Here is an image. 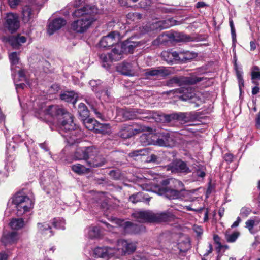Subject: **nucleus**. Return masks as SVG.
<instances>
[{
	"label": "nucleus",
	"mask_w": 260,
	"mask_h": 260,
	"mask_svg": "<svg viewBox=\"0 0 260 260\" xmlns=\"http://www.w3.org/2000/svg\"><path fill=\"white\" fill-rule=\"evenodd\" d=\"M44 114L53 119H56L60 130L68 133L64 136L67 143L73 145L78 142L81 135V129L74 123V116L62 106L50 105L44 110Z\"/></svg>",
	"instance_id": "obj_1"
},
{
	"label": "nucleus",
	"mask_w": 260,
	"mask_h": 260,
	"mask_svg": "<svg viewBox=\"0 0 260 260\" xmlns=\"http://www.w3.org/2000/svg\"><path fill=\"white\" fill-rule=\"evenodd\" d=\"M162 186H156L154 191L157 194L164 196L169 200L181 198L185 190L184 184L180 180L174 178L163 180L160 182Z\"/></svg>",
	"instance_id": "obj_2"
},
{
	"label": "nucleus",
	"mask_w": 260,
	"mask_h": 260,
	"mask_svg": "<svg viewBox=\"0 0 260 260\" xmlns=\"http://www.w3.org/2000/svg\"><path fill=\"white\" fill-rule=\"evenodd\" d=\"M12 199V203L17 209L18 216H21L29 211L33 207L32 200L22 191L17 192Z\"/></svg>",
	"instance_id": "obj_3"
},
{
	"label": "nucleus",
	"mask_w": 260,
	"mask_h": 260,
	"mask_svg": "<svg viewBox=\"0 0 260 260\" xmlns=\"http://www.w3.org/2000/svg\"><path fill=\"white\" fill-rule=\"evenodd\" d=\"M137 218L149 223H161L172 220L174 215L169 212L154 213L150 211H141L138 213Z\"/></svg>",
	"instance_id": "obj_4"
},
{
	"label": "nucleus",
	"mask_w": 260,
	"mask_h": 260,
	"mask_svg": "<svg viewBox=\"0 0 260 260\" xmlns=\"http://www.w3.org/2000/svg\"><path fill=\"white\" fill-rule=\"evenodd\" d=\"M42 6L37 3L25 5L22 8V20L24 23L31 24L38 17Z\"/></svg>",
	"instance_id": "obj_5"
},
{
	"label": "nucleus",
	"mask_w": 260,
	"mask_h": 260,
	"mask_svg": "<svg viewBox=\"0 0 260 260\" xmlns=\"http://www.w3.org/2000/svg\"><path fill=\"white\" fill-rule=\"evenodd\" d=\"M169 40L180 42H189L192 40L191 37L189 35H185L182 32L173 31L164 32L162 35L159 36L154 42L155 43L156 42H157L158 44H162L167 42Z\"/></svg>",
	"instance_id": "obj_6"
},
{
	"label": "nucleus",
	"mask_w": 260,
	"mask_h": 260,
	"mask_svg": "<svg viewBox=\"0 0 260 260\" xmlns=\"http://www.w3.org/2000/svg\"><path fill=\"white\" fill-rule=\"evenodd\" d=\"M94 21L93 17L87 16L85 18L73 21L71 25V28L77 33L82 34L87 31Z\"/></svg>",
	"instance_id": "obj_7"
},
{
	"label": "nucleus",
	"mask_w": 260,
	"mask_h": 260,
	"mask_svg": "<svg viewBox=\"0 0 260 260\" xmlns=\"http://www.w3.org/2000/svg\"><path fill=\"white\" fill-rule=\"evenodd\" d=\"M145 127L136 124H123L118 133L119 136L124 139L132 137L145 131Z\"/></svg>",
	"instance_id": "obj_8"
},
{
	"label": "nucleus",
	"mask_w": 260,
	"mask_h": 260,
	"mask_svg": "<svg viewBox=\"0 0 260 260\" xmlns=\"http://www.w3.org/2000/svg\"><path fill=\"white\" fill-rule=\"evenodd\" d=\"M206 79L204 77H189L185 78H180L177 76H174L166 82V85L169 87H172L173 85L176 84L181 85L182 83L186 84L194 85Z\"/></svg>",
	"instance_id": "obj_9"
},
{
	"label": "nucleus",
	"mask_w": 260,
	"mask_h": 260,
	"mask_svg": "<svg viewBox=\"0 0 260 260\" xmlns=\"http://www.w3.org/2000/svg\"><path fill=\"white\" fill-rule=\"evenodd\" d=\"M145 76L147 79L155 77L156 78H165L170 74V71L164 67H158L156 68H149L145 70Z\"/></svg>",
	"instance_id": "obj_10"
},
{
	"label": "nucleus",
	"mask_w": 260,
	"mask_h": 260,
	"mask_svg": "<svg viewBox=\"0 0 260 260\" xmlns=\"http://www.w3.org/2000/svg\"><path fill=\"white\" fill-rule=\"evenodd\" d=\"M4 26L11 34L15 32L20 27L18 16L13 13L8 14L6 17Z\"/></svg>",
	"instance_id": "obj_11"
},
{
	"label": "nucleus",
	"mask_w": 260,
	"mask_h": 260,
	"mask_svg": "<svg viewBox=\"0 0 260 260\" xmlns=\"http://www.w3.org/2000/svg\"><path fill=\"white\" fill-rule=\"evenodd\" d=\"M95 152V148L93 146L78 148L74 153L76 160H85L87 162L90 156H93Z\"/></svg>",
	"instance_id": "obj_12"
},
{
	"label": "nucleus",
	"mask_w": 260,
	"mask_h": 260,
	"mask_svg": "<svg viewBox=\"0 0 260 260\" xmlns=\"http://www.w3.org/2000/svg\"><path fill=\"white\" fill-rule=\"evenodd\" d=\"M97 12V9L94 6H90L88 5H84L80 8H77L72 13L74 17H80L85 18L86 16H92Z\"/></svg>",
	"instance_id": "obj_13"
},
{
	"label": "nucleus",
	"mask_w": 260,
	"mask_h": 260,
	"mask_svg": "<svg viewBox=\"0 0 260 260\" xmlns=\"http://www.w3.org/2000/svg\"><path fill=\"white\" fill-rule=\"evenodd\" d=\"M115 248L109 247H97L94 250V257L109 259L114 256L115 253Z\"/></svg>",
	"instance_id": "obj_14"
},
{
	"label": "nucleus",
	"mask_w": 260,
	"mask_h": 260,
	"mask_svg": "<svg viewBox=\"0 0 260 260\" xmlns=\"http://www.w3.org/2000/svg\"><path fill=\"white\" fill-rule=\"evenodd\" d=\"M172 172L183 173L188 174L191 172V170L187 166L186 163L181 159H176L170 165Z\"/></svg>",
	"instance_id": "obj_15"
},
{
	"label": "nucleus",
	"mask_w": 260,
	"mask_h": 260,
	"mask_svg": "<svg viewBox=\"0 0 260 260\" xmlns=\"http://www.w3.org/2000/svg\"><path fill=\"white\" fill-rule=\"evenodd\" d=\"M116 44L115 34L114 31H112L108 35L102 37L99 45L100 48L108 49Z\"/></svg>",
	"instance_id": "obj_16"
},
{
	"label": "nucleus",
	"mask_w": 260,
	"mask_h": 260,
	"mask_svg": "<svg viewBox=\"0 0 260 260\" xmlns=\"http://www.w3.org/2000/svg\"><path fill=\"white\" fill-rule=\"evenodd\" d=\"M67 23L66 20L61 18L53 19L48 25L47 32L49 35H53L55 31L60 29Z\"/></svg>",
	"instance_id": "obj_17"
},
{
	"label": "nucleus",
	"mask_w": 260,
	"mask_h": 260,
	"mask_svg": "<svg viewBox=\"0 0 260 260\" xmlns=\"http://www.w3.org/2000/svg\"><path fill=\"white\" fill-rule=\"evenodd\" d=\"M96 150L93 156H90L87 160V165L91 168H97L103 166L106 162L105 158L102 155L96 154Z\"/></svg>",
	"instance_id": "obj_18"
},
{
	"label": "nucleus",
	"mask_w": 260,
	"mask_h": 260,
	"mask_svg": "<svg viewBox=\"0 0 260 260\" xmlns=\"http://www.w3.org/2000/svg\"><path fill=\"white\" fill-rule=\"evenodd\" d=\"M119 45L121 49V51L124 54H127L133 53L134 49L138 46V43L132 41L131 39H128L122 42Z\"/></svg>",
	"instance_id": "obj_19"
},
{
	"label": "nucleus",
	"mask_w": 260,
	"mask_h": 260,
	"mask_svg": "<svg viewBox=\"0 0 260 260\" xmlns=\"http://www.w3.org/2000/svg\"><path fill=\"white\" fill-rule=\"evenodd\" d=\"M147 114L143 110L133 109L124 112L123 115L125 120H133L142 118H148V116H140V115Z\"/></svg>",
	"instance_id": "obj_20"
},
{
	"label": "nucleus",
	"mask_w": 260,
	"mask_h": 260,
	"mask_svg": "<svg viewBox=\"0 0 260 260\" xmlns=\"http://www.w3.org/2000/svg\"><path fill=\"white\" fill-rule=\"evenodd\" d=\"M156 135L153 134H143L139 138V141L143 146L156 145Z\"/></svg>",
	"instance_id": "obj_21"
},
{
	"label": "nucleus",
	"mask_w": 260,
	"mask_h": 260,
	"mask_svg": "<svg viewBox=\"0 0 260 260\" xmlns=\"http://www.w3.org/2000/svg\"><path fill=\"white\" fill-rule=\"evenodd\" d=\"M18 240V233L16 231L10 232L4 234L2 238V242L6 245L15 243L17 242Z\"/></svg>",
	"instance_id": "obj_22"
},
{
	"label": "nucleus",
	"mask_w": 260,
	"mask_h": 260,
	"mask_svg": "<svg viewBox=\"0 0 260 260\" xmlns=\"http://www.w3.org/2000/svg\"><path fill=\"white\" fill-rule=\"evenodd\" d=\"M78 98V95L73 91H66L60 94V99L67 102L71 103L75 106Z\"/></svg>",
	"instance_id": "obj_23"
},
{
	"label": "nucleus",
	"mask_w": 260,
	"mask_h": 260,
	"mask_svg": "<svg viewBox=\"0 0 260 260\" xmlns=\"http://www.w3.org/2000/svg\"><path fill=\"white\" fill-rule=\"evenodd\" d=\"M38 232L42 235H46L49 233L48 237H50L54 235V232L52 230L51 226L46 222L38 223L37 224Z\"/></svg>",
	"instance_id": "obj_24"
},
{
	"label": "nucleus",
	"mask_w": 260,
	"mask_h": 260,
	"mask_svg": "<svg viewBox=\"0 0 260 260\" xmlns=\"http://www.w3.org/2000/svg\"><path fill=\"white\" fill-rule=\"evenodd\" d=\"M124 232L127 233H137L144 228L143 226H139L130 221L124 222L123 224Z\"/></svg>",
	"instance_id": "obj_25"
},
{
	"label": "nucleus",
	"mask_w": 260,
	"mask_h": 260,
	"mask_svg": "<svg viewBox=\"0 0 260 260\" xmlns=\"http://www.w3.org/2000/svg\"><path fill=\"white\" fill-rule=\"evenodd\" d=\"M156 145L160 146H170V142L172 139L169 133H163L161 134V138L156 136Z\"/></svg>",
	"instance_id": "obj_26"
},
{
	"label": "nucleus",
	"mask_w": 260,
	"mask_h": 260,
	"mask_svg": "<svg viewBox=\"0 0 260 260\" xmlns=\"http://www.w3.org/2000/svg\"><path fill=\"white\" fill-rule=\"evenodd\" d=\"M179 54L176 51L174 52H164L162 53V57L164 60L169 64H172L176 61L178 60Z\"/></svg>",
	"instance_id": "obj_27"
},
{
	"label": "nucleus",
	"mask_w": 260,
	"mask_h": 260,
	"mask_svg": "<svg viewBox=\"0 0 260 260\" xmlns=\"http://www.w3.org/2000/svg\"><path fill=\"white\" fill-rule=\"evenodd\" d=\"M178 54V60H180L183 63L190 61L192 59L197 57V54L196 53L189 51L180 52Z\"/></svg>",
	"instance_id": "obj_28"
},
{
	"label": "nucleus",
	"mask_w": 260,
	"mask_h": 260,
	"mask_svg": "<svg viewBox=\"0 0 260 260\" xmlns=\"http://www.w3.org/2000/svg\"><path fill=\"white\" fill-rule=\"evenodd\" d=\"M94 132L96 134H106L111 131V126L108 123H101L96 120Z\"/></svg>",
	"instance_id": "obj_29"
},
{
	"label": "nucleus",
	"mask_w": 260,
	"mask_h": 260,
	"mask_svg": "<svg viewBox=\"0 0 260 260\" xmlns=\"http://www.w3.org/2000/svg\"><path fill=\"white\" fill-rule=\"evenodd\" d=\"M132 68V66L131 63L123 62L118 67V71L123 75L131 76L133 75Z\"/></svg>",
	"instance_id": "obj_30"
},
{
	"label": "nucleus",
	"mask_w": 260,
	"mask_h": 260,
	"mask_svg": "<svg viewBox=\"0 0 260 260\" xmlns=\"http://www.w3.org/2000/svg\"><path fill=\"white\" fill-rule=\"evenodd\" d=\"M109 53L110 54L113 60L114 61H117L121 59L122 58L123 54H124L123 52L121 51L119 44L116 45L115 47L112 49L111 52Z\"/></svg>",
	"instance_id": "obj_31"
},
{
	"label": "nucleus",
	"mask_w": 260,
	"mask_h": 260,
	"mask_svg": "<svg viewBox=\"0 0 260 260\" xmlns=\"http://www.w3.org/2000/svg\"><path fill=\"white\" fill-rule=\"evenodd\" d=\"M77 111L81 120L89 117L90 112L85 104L80 103L78 105Z\"/></svg>",
	"instance_id": "obj_32"
},
{
	"label": "nucleus",
	"mask_w": 260,
	"mask_h": 260,
	"mask_svg": "<svg viewBox=\"0 0 260 260\" xmlns=\"http://www.w3.org/2000/svg\"><path fill=\"white\" fill-rule=\"evenodd\" d=\"M71 169L73 172L79 175L88 173L90 172L89 168H87L84 165L80 164L73 165Z\"/></svg>",
	"instance_id": "obj_33"
},
{
	"label": "nucleus",
	"mask_w": 260,
	"mask_h": 260,
	"mask_svg": "<svg viewBox=\"0 0 260 260\" xmlns=\"http://www.w3.org/2000/svg\"><path fill=\"white\" fill-rule=\"evenodd\" d=\"M10 226L12 229L18 230L24 226V221L22 218H13L10 221Z\"/></svg>",
	"instance_id": "obj_34"
},
{
	"label": "nucleus",
	"mask_w": 260,
	"mask_h": 260,
	"mask_svg": "<svg viewBox=\"0 0 260 260\" xmlns=\"http://www.w3.org/2000/svg\"><path fill=\"white\" fill-rule=\"evenodd\" d=\"M85 126L89 131H94L96 120L93 118H86L82 120Z\"/></svg>",
	"instance_id": "obj_35"
},
{
	"label": "nucleus",
	"mask_w": 260,
	"mask_h": 260,
	"mask_svg": "<svg viewBox=\"0 0 260 260\" xmlns=\"http://www.w3.org/2000/svg\"><path fill=\"white\" fill-rule=\"evenodd\" d=\"M122 244V250L129 254L133 253L136 250V246L133 243H128L126 241H123Z\"/></svg>",
	"instance_id": "obj_36"
},
{
	"label": "nucleus",
	"mask_w": 260,
	"mask_h": 260,
	"mask_svg": "<svg viewBox=\"0 0 260 260\" xmlns=\"http://www.w3.org/2000/svg\"><path fill=\"white\" fill-rule=\"evenodd\" d=\"M99 57L100 60L104 63L103 66L104 67H106V64L105 63H107L108 66L109 62H112L114 61L112 59V56H111L110 54L108 53L107 54L101 53L99 54Z\"/></svg>",
	"instance_id": "obj_37"
},
{
	"label": "nucleus",
	"mask_w": 260,
	"mask_h": 260,
	"mask_svg": "<svg viewBox=\"0 0 260 260\" xmlns=\"http://www.w3.org/2000/svg\"><path fill=\"white\" fill-rule=\"evenodd\" d=\"M251 78L252 80H260V68L257 66H254L251 69Z\"/></svg>",
	"instance_id": "obj_38"
},
{
	"label": "nucleus",
	"mask_w": 260,
	"mask_h": 260,
	"mask_svg": "<svg viewBox=\"0 0 260 260\" xmlns=\"http://www.w3.org/2000/svg\"><path fill=\"white\" fill-rule=\"evenodd\" d=\"M161 25L163 29L171 27L176 24L177 21L173 18H170L166 20H161Z\"/></svg>",
	"instance_id": "obj_39"
},
{
	"label": "nucleus",
	"mask_w": 260,
	"mask_h": 260,
	"mask_svg": "<svg viewBox=\"0 0 260 260\" xmlns=\"http://www.w3.org/2000/svg\"><path fill=\"white\" fill-rule=\"evenodd\" d=\"M157 9L159 12L163 13L175 14L176 13V9L169 7V5H162L158 6Z\"/></svg>",
	"instance_id": "obj_40"
},
{
	"label": "nucleus",
	"mask_w": 260,
	"mask_h": 260,
	"mask_svg": "<svg viewBox=\"0 0 260 260\" xmlns=\"http://www.w3.org/2000/svg\"><path fill=\"white\" fill-rule=\"evenodd\" d=\"M126 18L131 21H138L142 18V15L137 12H129L126 15Z\"/></svg>",
	"instance_id": "obj_41"
},
{
	"label": "nucleus",
	"mask_w": 260,
	"mask_h": 260,
	"mask_svg": "<svg viewBox=\"0 0 260 260\" xmlns=\"http://www.w3.org/2000/svg\"><path fill=\"white\" fill-rule=\"evenodd\" d=\"M8 41L11 46L14 49H18L21 44L18 43L16 36H10L8 38Z\"/></svg>",
	"instance_id": "obj_42"
},
{
	"label": "nucleus",
	"mask_w": 260,
	"mask_h": 260,
	"mask_svg": "<svg viewBox=\"0 0 260 260\" xmlns=\"http://www.w3.org/2000/svg\"><path fill=\"white\" fill-rule=\"evenodd\" d=\"M52 224L53 227L56 229L64 230L65 229V222L64 221H62L60 220H58L56 218H54L52 222Z\"/></svg>",
	"instance_id": "obj_43"
},
{
	"label": "nucleus",
	"mask_w": 260,
	"mask_h": 260,
	"mask_svg": "<svg viewBox=\"0 0 260 260\" xmlns=\"http://www.w3.org/2000/svg\"><path fill=\"white\" fill-rule=\"evenodd\" d=\"M145 149H140V150H134L132 152H131L128 154V156L130 157H135L138 156H142L145 155V152H146Z\"/></svg>",
	"instance_id": "obj_44"
},
{
	"label": "nucleus",
	"mask_w": 260,
	"mask_h": 260,
	"mask_svg": "<svg viewBox=\"0 0 260 260\" xmlns=\"http://www.w3.org/2000/svg\"><path fill=\"white\" fill-rule=\"evenodd\" d=\"M255 225V221L253 219H248L245 222V228L248 229L251 234H254L253 228Z\"/></svg>",
	"instance_id": "obj_45"
},
{
	"label": "nucleus",
	"mask_w": 260,
	"mask_h": 260,
	"mask_svg": "<svg viewBox=\"0 0 260 260\" xmlns=\"http://www.w3.org/2000/svg\"><path fill=\"white\" fill-rule=\"evenodd\" d=\"M239 235L240 234L238 232H234L232 234L226 236V240L230 243L234 242L237 240Z\"/></svg>",
	"instance_id": "obj_46"
},
{
	"label": "nucleus",
	"mask_w": 260,
	"mask_h": 260,
	"mask_svg": "<svg viewBox=\"0 0 260 260\" xmlns=\"http://www.w3.org/2000/svg\"><path fill=\"white\" fill-rule=\"evenodd\" d=\"M9 59L10 60L11 63L13 65H15L18 63L19 58L17 56V53L16 52H13L9 55Z\"/></svg>",
	"instance_id": "obj_47"
},
{
	"label": "nucleus",
	"mask_w": 260,
	"mask_h": 260,
	"mask_svg": "<svg viewBox=\"0 0 260 260\" xmlns=\"http://www.w3.org/2000/svg\"><path fill=\"white\" fill-rule=\"evenodd\" d=\"M251 209L247 207H243L240 210V215L242 217H247L251 213Z\"/></svg>",
	"instance_id": "obj_48"
},
{
	"label": "nucleus",
	"mask_w": 260,
	"mask_h": 260,
	"mask_svg": "<svg viewBox=\"0 0 260 260\" xmlns=\"http://www.w3.org/2000/svg\"><path fill=\"white\" fill-rule=\"evenodd\" d=\"M100 235V231L98 227H93L89 232V236L91 238H95Z\"/></svg>",
	"instance_id": "obj_49"
},
{
	"label": "nucleus",
	"mask_w": 260,
	"mask_h": 260,
	"mask_svg": "<svg viewBox=\"0 0 260 260\" xmlns=\"http://www.w3.org/2000/svg\"><path fill=\"white\" fill-rule=\"evenodd\" d=\"M193 98H194V96L192 93L191 92H184V93L180 96V99L182 101H188L191 100Z\"/></svg>",
	"instance_id": "obj_50"
},
{
	"label": "nucleus",
	"mask_w": 260,
	"mask_h": 260,
	"mask_svg": "<svg viewBox=\"0 0 260 260\" xmlns=\"http://www.w3.org/2000/svg\"><path fill=\"white\" fill-rule=\"evenodd\" d=\"M141 193L133 194L129 197V201L132 202L133 203H137L138 202L141 201Z\"/></svg>",
	"instance_id": "obj_51"
},
{
	"label": "nucleus",
	"mask_w": 260,
	"mask_h": 260,
	"mask_svg": "<svg viewBox=\"0 0 260 260\" xmlns=\"http://www.w3.org/2000/svg\"><path fill=\"white\" fill-rule=\"evenodd\" d=\"M213 240L214 242L218 245L217 248L219 249V251H220L222 248H223V245L220 242L221 238L217 234H214L213 236Z\"/></svg>",
	"instance_id": "obj_52"
},
{
	"label": "nucleus",
	"mask_w": 260,
	"mask_h": 260,
	"mask_svg": "<svg viewBox=\"0 0 260 260\" xmlns=\"http://www.w3.org/2000/svg\"><path fill=\"white\" fill-rule=\"evenodd\" d=\"M151 28L156 30H161L163 29L160 21L153 23L151 25Z\"/></svg>",
	"instance_id": "obj_53"
},
{
	"label": "nucleus",
	"mask_w": 260,
	"mask_h": 260,
	"mask_svg": "<svg viewBox=\"0 0 260 260\" xmlns=\"http://www.w3.org/2000/svg\"><path fill=\"white\" fill-rule=\"evenodd\" d=\"M176 114V120L182 121H186V114L184 113H175Z\"/></svg>",
	"instance_id": "obj_54"
},
{
	"label": "nucleus",
	"mask_w": 260,
	"mask_h": 260,
	"mask_svg": "<svg viewBox=\"0 0 260 260\" xmlns=\"http://www.w3.org/2000/svg\"><path fill=\"white\" fill-rule=\"evenodd\" d=\"M109 175L112 178L115 180H118L120 177L119 173L114 170L110 171L109 173Z\"/></svg>",
	"instance_id": "obj_55"
},
{
	"label": "nucleus",
	"mask_w": 260,
	"mask_h": 260,
	"mask_svg": "<svg viewBox=\"0 0 260 260\" xmlns=\"http://www.w3.org/2000/svg\"><path fill=\"white\" fill-rule=\"evenodd\" d=\"M176 114L175 113H172L171 114H166L164 116V118L166 121L170 122L172 120H176Z\"/></svg>",
	"instance_id": "obj_56"
},
{
	"label": "nucleus",
	"mask_w": 260,
	"mask_h": 260,
	"mask_svg": "<svg viewBox=\"0 0 260 260\" xmlns=\"http://www.w3.org/2000/svg\"><path fill=\"white\" fill-rule=\"evenodd\" d=\"M223 158L226 162L231 163L233 161L234 155L232 153H227L224 155Z\"/></svg>",
	"instance_id": "obj_57"
},
{
	"label": "nucleus",
	"mask_w": 260,
	"mask_h": 260,
	"mask_svg": "<svg viewBox=\"0 0 260 260\" xmlns=\"http://www.w3.org/2000/svg\"><path fill=\"white\" fill-rule=\"evenodd\" d=\"M22 0H8V3L11 8H16Z\"/></svg>",
	"instance_id": "obj_58"
},
{
	"label": "nucleus",
	"mask_w": 260,
	"mask_h": 260,
	"mask_svg": "<svg viewBox=\"0 0 260 260\" xmlns=\"http://www.w3.org/2000/svg\"><path fill=\"white\" fill-rule=\"evenodd\" d=\"M193 230L197 233L198 237H201L203 234V230L200 226L194 225L193 227Z\"/></svg>",
	"instance_id": "obj_59"
},
{
	"label": "nucleus",
	"mask_w": 260,
	"mask_h": 260,
	"mask_svg": "<svg viewBox=\"0 0 260 260\" xmlns=\"http://www.w3.org/2000/svg\"><path fill=\"white\" fill-rule=\"evenodd\" d=\"M253 83L256 85L252 89V94L256 95L259 92V88L258 87L259 83L256 81H253Z\"/></svg>",
	"instance_id": "obj_60"
},
{
	"label": "nucleus",
	"mask_w": 260,
	"mask_h": 260,
	"mask_svg": "<svg viewBox=\"0 0 260 260\" xmlns=\"http://www.w3.org/2000/svg\"><path fill=\"white\" fill-rule=\"evenodd\" d=\"M149 4V0H140L139 3V6L141 8H146Z\"/></svg>",
	"instance_id": "obj_61"
},
{
	"label": "nucleus",
	"mask_w": 260,
	"mask_h": 260,
	"mask_svg": "<svg viewBox=\"0 0 260 260\" xmlns=\"http://www.w3.org/2000/svg\"><path fill=\"white\" fill-rule=\"evenodd\" d=\"M215 188V185L212 184L211 182L208 183V187L206 190V194H210Z\"/></svg>",
	"instance_id": "obj_62"
},
{
	"label": "nucleus",
	"mask_w": 260,
	"mask_h": 260,
	"mask_svg": "<svg viewBox=\"0 0 260 260\" xmlns=\"http://www.w3.org/2000/svg\"><path fill=\"white\" fill-rule=\"evenodd\" d=\"M85 0H76L73 2V7L76 8L82 7L84 4Z\"/></svg>",
	"instance_id": "obj_63"
},
{
	"label": "nucleus",
	"mask_w": 260,
	"mask_h": 260,
	"mask_svg": "<svg viewBox=\"0 0 260 260\" xmlns=\"http://www.w3.org/2000/svg\"><path fill=\"white\" fill-rule=\"evenodd\" d=\"M234 69H235V70L236 71V76H237V79H239L242 78H243L242 73L241 72H240V71H239V70L238 69V66H237V63H236V61H235V63H234Z\"/></svg>",
	"instance_id": "obj_64"
}]
</instances>
